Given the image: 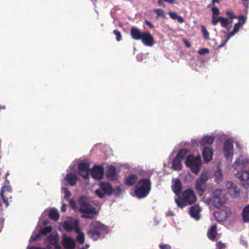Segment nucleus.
Returning a JSON list of instances; mask_svg holds the SVG:
<instances>
[{
  "label": "nucleus",
  "mask_w": 249,
  "mask_h": 249,
  "mask_svg": "<svg viewBox=\"0 0 249 249\" xmlns=\"http://www.w3.org/2000/svg\"><path fill=\"white\" fill-rule=\"evenodd\" d=\"M197 200L194 191L191 189H188L182 192L179 196L175 197V200L178 207L183 208L186 206L194 204Z\"/></svg>",
  "instance_id": "1"
},
{
  "label": "nucleus",
  "mask_w": 249,
  "mask_h": 249,
  "mask_svg": "<svg viewBox=\"0 0 249 249\" xmlns=\"http://www.w3.org/2000/svg\"><path fill=\"white\" fill-rule=\"evenodd\" d=\"M151 189V182L149 178H142L140 179L135 187L134 193L139 199L147 196Z\"/></svg>",
  "instance_id": "2"
},
{
  "label": "nucleus",
  "mask_w": 249,
  "mask_h": 249,
  "mask_svg": "<svg viewBox=\"0 0 249 249\" xmlns=\"http://www.w3.org/2000/svg\"><path fill=\"white\" fill-rule=\"evenodd\" d=\"M79 202L80 205L79 211L80 212L85 213L82 215L83 218L92 219L93 215L96 213L95 208L89 204L88 197L86 196H81L79 198Z\"/></svg>",
  "instance_id": "3"
},
{
  "label": "nucleus",
  "mask_w": 249,
  "mask_h": 249,
  "mask_svg": "<svg viewBox=\"0 0 249 249\" xmlns=\"http://www.w3.org/2000/svg\"><path fill=\"white\" fill-rule=\"evenodd\" d=\"M185 163L192 173L197 174L200 171L202 161L200 156L195 157L193 155H189L186 157Z\"/></svg>",
  "instance_id": "4"
},
{
  "label": "nucleus",
  "mask_w": 249,
  "mask_h": 249,
  "mask_svg": "<svg viewBox=\"0 0 249 249\" xmlns=\"http://www.w3.org/2000/svg\"><path fill=\"white\" fill-rule=\"evenodd\" d=\"M223 152L227 160L231 159L233 155V144L229 140L225 141L223 147Z\"/></svg>",
  "instance_id": "5"
},
{
  "label": "nucleus",
  "mask_w": 249,
  "mask_h": 249,
  "mask_svg": "<svg viewBox=\"0 0 249 249\" xmlns=\"http://www.w3.org/2000/svg\"><path fill=\"white\" fill-rule=\"evenodd\" d=\"M79 174L82 176L84 179H87L89 177L90 172L89 164L88 162L80 163L78 166Z\"/></svg>",
  "instance_id": "6"
},
{
  "label": "nucleus",
  "mask_w": 249,
  "mask_h": 249,
  "mask_svg": "<svg viewBox=\"0 0 249 249\" xmlns=\"http://www.w3.org/2000/svg\"><path fill=\"white\" fill-rule=\"evenodd\" d=\"M89 173L93 178L100 179L103 177L104 169L103 166L94 165L92 168L90 170Z\"/></svg>",
  "instance_id": "7"
},
{
  "label": "nucleus",
  "mask_w": 249,
  "mask_h": 249,
  "mask_svg": "<svg viewBox=\"0 0 249 249\" xmlns=\"http://www.w3.org/2000/svg\"><path fill=\"white\" fill-rule=\"evenodd\" d=\"M220 191L216 190L214 192V196L213 198V206L219 209L225 203V198L220 195Z\"/></svg>",
  "instance_id": "8"
},
{
  "label": "nucleus",
  "mask_w": 249,
  "mask_h": 249,
  "mask_svg": "<svg viewBox=\"0 0 249 249\" xmlns=\"http://www.w3.org/2000/svg\"><path fill=\"white\" fill-rule=\"evenodd\" d=\"M140 40L144 45L147 46H152L154 42V37L148 32H143Z\"/></svg>",
  "instance_id": "9"
},
{
  "label": "nucleus",
  "mask_w": 249,
  "mask_h": 249,
  "mask_svg": "<svg viewBox=\"0 0 249 249\" xmlns=\"http://www.w3.org/2000/svg\"><path fill=\"white\" fill-rule=\"evenodd\" d=\"M213 152L210 147H204L202 151V156L205 162H210L213 159Z\"/></svg>",
  "instance_id": "10"
},
{
  "label": "nucleus",
  "mask_w": 249,
  "mask_h": 249,
  "mask_svg": "<svg viewBox=\"0 0 249 249\" xmlns=\"http://www.w3.org/2000/svg\"><path fill=\"white\" fill-rule=\"evenodd\" d=\"M173 184L172 186V190L177 197L179 196L181 193L182 183L178 178L173 180Z\"/></svg>",
  "instance_id": "11"
},
{
  "label": "nucleus",
  "mask_w": 249,
  "mask_h": 249,
  "mask_svg": "<svg viewBox=\"0 0 249 249\" xmlns=\"http://www.w3.org/2000/svg\"><path fill=\"white\" fill-rule=\"evenodd\" d=\"M201 209L198 205H195L190 207L189 213L191 216L196 220H198L200 218V213Z\"/></svg>",
  "instance_id": "12"
},
{
  "label": "nucleus",
  "mask_w": 249,
  "mask_h": 249,
  "mask_svg": "<svg viewBox=\"0 0 249 249\" xmlns=\"http://www.w3.org/2000/svg\"><path fill=\"white\" fill-rule=\"evenodd\" d=\"M78 178L76 175L72 173L67 174L66 177L64 178V183L65 184H69L73 186L76 184Z\"/></svg>",
  "instance_id": "13"
},
{
  "label": "nucleus",
  "mask_w": 249,
  "mask_h": 249,
  "mask_svg": "<svg viewBox=\"0 0 249 249\" xmlns=\"http://www.w3.org/2000/svg\"><path fill=\"white\" fill-rule=\"evenodd\" d=\"M62 243L66 249H74L75 247L74 240L70 237H64Z\"/></svg>",
  "instance_id": "14"
},
{
  "label": "nucleus",
  "mask_w": 249,
  "mask_h": 249,
  "mask_svg": "<svg viewBox=\"0 0 249 249\" xmlns=\"http://www.w3.org/2000/svg\"><path fill=\"white\" fill-rule=\"evenodd\" d=\"M100 187L104 193L107 196H111L113 193L111 185L108 182H103L100 183Z\"/></svg>",
  "instance_id": "15"
},
{
  "label": "nucleus",
  "mask_w": 249,
  "mask_h": 249,
  "mask_svg": "<svg viewBox=\"0 0 249 249\" xmlns=\"http://www.w3.org/2000/svg\"><path fill=\"white\" fill-rule=\"evenodd\" d=\"M195 189L199 196H202L206 189V183L196 180L195 184Z\"/></svg>",
  "instance_id": "16"
},
{
  "label": "nucleus",
  "mask_w": 249,
  "mask_h": 249,
  "mask_svg": "<svg viewBox=\"0 0 249 249\" xmlns=\"http://www.w3.org/2000/svg\"><path fill=\"white\" fill-rule=\"evenodd\" d=\"M142 33L140 29L136 27H132L130 29V36L134 40H140L142 36Z\"/></svg>",
  "instance_id": "17"
},
{
  "label": "nucleus",
  "mask_w": 249,
  "mask_h": 249,
  "mask_svg": "<svg viewBox=\"0 0 249 249\" xmlns=\"http://www.w3.org/2000/svg\"><path fill=\"white\" fill-rule=\"evenodd\" d=\"M213 215L218 222L224 221L227 218V213L224 211H215L213 213Z\"/></svg>",
  "instance_id": "18"
},
{
  "label": "nucleus",
  "mask_w": 249,
  "mask_h": 249,
  "mask_svg": "<svg viewBox=\"0 0 249 249\" xmlns=\"http://www.w3.org/2000/svg\"><path fill=\"white\" fill-rule=\"evenodd\" d=\"M217 234V226L216 225H212L211 228L208 230L207 236L209 239L211 240H214L216 235Z\"/></svg>",
  "instance_id": "19"
},
{
  "label": "nucleus",
  "mask_w": 249,
  "mask_h": 249,
  "mask_svg": "<svg viewBox=\"0 0 249 249\" xmlns=\"http://www.w3.org/2000/svg\"><path fill=\"white\" fill-rule=\"evenodd\" d=\"M138 177L136 175L132 174L128 175L124 180V183L128 186H132L137 181Z\"/></svg>",
  "instance_id": "20"
},
{
  "label": "nucleus",
  "mask_w": 249,
  "mask_h": 249,
  "mask_svg": "<svg viewBox=\"0 0 249 249\" xmlns=\"http://www.w3.org/2000/svg\"><path fill=\"white\" fill-rule=\"evenodd\" d=\"M214 140V137L213 136L206 135L203 136L199 142L200 145L204 146L206 144H212Z\"/></svg>",
  "instance_id": "21"
},
{
  "label": "nucleus",
  "mask_w": 249,
  "mask_h": 249,
  "mask_svg": "<svg viewBox=\"0 0 249 249\" xmlns=\"http://www.w3.org/2000/svg\"><path fill=\"white\" fill-rule=\"evenodd\" d=\"M47 240L51 245H54V247L59 245V237L57 234H50L48 236Z\"/></svg>",
  "instance_id": "22"
},
{
  "label": "nucleus",
  "mask_w": 249,
  "mask_h": 249,
  "mask_svg": "<svg viewBox=\"0 0 249 249\" xmlns=\"http://www.w3.org/2000/svg\"><path fill=\"white\" fill-rule=\"evenodd\" d=\"M116 174V169L115 166H110L107 171L106 175L108 178L114 179Z\"/></svg>",
  "instance_id": "23"
},
{
  "label": "nucleus",
  "mask_w": 249,
  "mask_h": 249,
  "mask_svg": "<svg viewBox=\"0 0 249 249\" xmlns=\"http://www.w3.org/2000/svg\"><path fill=\"white\" fill-rule=\"evenodd\" d=\"M49 217L52 220L57 221L60 217V215L57 210L53 208L51 209L49 213Z\"/></svg>",
  "instance_id": "24"
},
{
  "label": "nucleus",
  "mask_w": 249,
  "mask_h": 249,
  "mask_svg": "<svg viewBox=\"0 0 249 249\" xmlns=\"http://www.w3.org/2000/svg\"><path fill=\"white\" fill-rule=\"evenodd\" d=\"M236 177L241 181L248 180L249 173L247 171H241L236 174Z\"/></svg>",
  "instance_id": "25"
},
{
  "label": "nucleus",
  "mask_w": 249,
  "mask_h": 249,
  "mask_svg": "<svg viewBox=\"0 0 249 249\" xmlns=\"http://www.w3.org/2000/svg\"><path fill=\"white\" fill-rule=\"evenodd\" d=\"M181 160L175 157L172 161L173 168L175 170H180L182 168Z\"/></svg>",
  "instance_id": "26"
},
{
  "label": "nucleus",
  "mask_w": 249,
  "mask_h": 249,
  "mask_svg": "<svg viewBox=\"0 0 249 249\" xmlns=\"http://www.w3.org/2000/svg\"><path fill=\"white\" fill-rule=\"evenodd\" d=\"M88 236L94 240H97L101 236L100 232L97 231L89 230L87 232Z\"/></svg>",
  "instance_id": "27"
},
{
  "label": "nucleus",
  "mask_w": 249,
  "mask_h": 249,
  "mask_svg": "<svg viewBox=\"0 0 249 249\" xmlns=\"http://www.w3.org/2000/svg\"><path fill=\"white\" fill-rule=\"evenodd\" d=\"M228 193L232 198H237L240 196V190L238 189L237 187H234L230 189Z\"/></svg>",
  "instance_id": "28"
},
{
  "label": "nucleus",
  "mask_w": 249,
  "mask_h": 249,
  "mask_svg": "<svg viewBox=\"0 0 249 249\" xmlns=\"http://www.w3.org/2000/svg\"><path fill=\"white\" fill-rule=\"evenodd\" d=\"M242 218L244 222H249V205L244 208L242 212Z\"/></svg>",
  "instance_id": "29"
},
{
  "label": "nucleus",
  "mask_w": 249,
  "mask_h": 249,
  "mask_svg": "<svg viewBox=\"0 0 249 249\" xmlns=\"http://www.w3.org/2000/svg\"><path fill=\"white\" fill-rule=\"evenodd\" d=\"M74 224L69 221H66L64 222L63 227L64 229L68 232L72 231L74 229Z\"/></svg>",
  "instance_id": "30"
},
{
  "label": "nucleus",
  "mask_w": 249,
  "mask_h": 249,
  "mask_svg": "<svg viewBox=\"0 0 249 249\" xmlns=\"http://www.w3.org/2000/svg\"><path fill=\"white\" fill-rule=\"evenodd\" d=\"M188 152V150L187 148H182L179 151L175 157L177 158V159L182 160Z\"/></svg>",
  "instance_id": "31"
},
{
  "label": "nucleus",
  "mask_w": 249,
  "mask_h": 249,
  "mask_svg": "<svg viewBox=\"0 0 249 249\" xmlns=\"http://www.w3.org/2000/svg\"><path fill=\"white\" fill-rule=\"evenodd\" d=\"M92 228L91 229L99 231L100 234H101V232L103 229V225L99 222H95L92 223Z\"/></svg>",
  "instance_id": "32"
},
{
  "label": "nucleus",
  "mask_w": 249,
  "mask_h": 249,
  "mask_svg": "<svg viewBox=\"0 0 249 249\" xmlns=\"http://www.w3.org/2000/svg\"><path fill=\"white\" fill-rule=\"evenodd\" d=\"M220 19H221L220 22L221 27L229 30L231 26H229V18L222 17Z\"/></svg>",
  "instance_id": "33"
},
{
  "label": "nucleus",
  "mask_w": 249,
  "mask_h": 249,
  "mask_svg": "<svg viewBox=\"0 0 249 249\" xmlns=\"http://www.w3.org/2000/svg\"><path fill=\"white\" fill-rule=\"evenodd\" d=\"M241 26H242L239 23H238V22L236 23L234 25L233 29L232 30V31L230 32L227 35V36H230V37H231V36L234 35L236 33H237L238 32Z\"/></svg>",
  "instance_id": "34"
},
{
  "label": "nucleus",
  "mask_w": 249,
  "mask_h": 249,
  "mask_svg": "<svg viewBox=\"0 0 249 249\" xmlns=\"http://www.w3.org/2000/svg\"><path fill=\"white\" fill-rule=\"evenodd\" d=\"M52 230V227L51 226H46L43 228H41L39 232L40 233L41 235H45L50 233Z\"/></svg>",
  "instance_id": "35"
},
{
  "label": "nucleus",
  "mask_w": 249,
  "mask_h": 249,
  "mask_svg": "<svg viewBox=\"0 0 249 249\" xmlns=\"http://www.w3.org/2000/svg\"><path fill=\"white\" fill-rule=\"evenodd\" d=\"M208 177L207 176V173L206 172H202L201 173L199 178L197 179L196 180H198L201 182L206 183V182L208 180Z\"/></svg>",
  "instance_id": "36"
},
{
  "label": "nucleus",
  "mask_w": 249,
  "mask_h": 249,
  "mask_svg": "<svg viewBox=\"0 0 249 249\" xmlns=\"http://www.w3.org/2000/svg\"><path fill=\"white\" fill-rule=\"evenodd\" d=\"M201 31L203 34L204 38L207 40L209 39H210L209 33L207 30V29L206 28L205 26L204 25H201Z\"/></svg>",
  "instance_id": "37"
},
{
  "label": "nucleus",
  "mask_w": 249,
  "mask_h": 249,
  "mask_svg": "<svg viewBox=\"0 0 249 249\" xmlns=\"http://www.w3.org/2000/svg\"><path fill=\"white\" fill-rule=\"evenodd\" d=\"M62 192L64 194L65 198L67 200L69 199L71 194L69 189L67 188H62Z\"/></svg>",
  "instance_id": "38"
},
{
  "label": "nucleus",
  "mask_w": 249,
  "mask_h": 249,
  "mask_svg": "<svg viewBox=\"0 0 249 249\" xmlns=\"http://www.w3.org/2000/svg\"><path fill=\"white\" fill-rule=\"evenodd\" d=\"M76 240L79 243L83 244L85 242V235L84 233L81 232V233L78 234Z\"/></svg>",
  "instance_id": "39"
},
{
  "label": "nucleus",
  "mask_w": 249,
  "mask_h": 249,
  "mask_svg": "<svg viewBox=\"0 0 249 249\" xmlns=\"http://www.w3.org/2000/svg\"><path fill=\"white\" fill-rule=\"evenodd\" d=\"M153 11L157 15L156 18H158L160 16L164 17V11L163 9L160 8L155 9Z\"/></svg>",
  "instance_id": "40"
},
{
  "label": "nucleus",
  "mask_w": 249,
  "mask_h": 249,
  "mask_svg": "<svg viewBox=\"0 0 249 249\" xmlns=\"http://www.w3.org/2000/svg\"><path fill=\"white\" fill-rule=\"evenodd\" d=\"M237 18L239 20L238 23H239L241 26L243 25L246 22L247 18L244 15H240L237 17Z\"/></svg>",
  "instance_id": "41"
},
{
  "label": "nucleus",
  "mask_w": 249,
  "mask_h": 249,
  "mask_svg": "<svg viewBox=\"0 0 249 249\" xmlns=\"http://www.w3.org/2000/svg\"><path fill=\"white\" fill-rule=\"evenodd\" d=\"M113 34L116 36V39L117 41H120L122 39V36L121 32L117 29L113 31Z\"/></svg>",
  "instance_id": "42"
},
{
  "label": "nucleus",
  "mask_w": 249,
  "mask_h": 249,
  "mask_svg": "<svg viewBox=\"0 0 249 249\" xmlns=\"http://www.w3.org/2000/svg\"><path fill=\"white\" fill-rule=\"evenodd\" d=\"M222 17H218V16L215 17H212V23L213 25H216L217 24L219 21H220L221 19L220 18H221Z\"/></svg>",
  "instance_id": "43"
},
{
  "label": "nucleus",
  "mask_w": 249,
  "mask_h": 249,
  "mask_svg": "<svg viewBox=\"0 0 249 249\" xmlns=\"http://www.w3.org/2000/svg\"><path fill=\"white\" fill-rule=\"evenodd\" d=\"M74 226H75V229H74V231H75V232H76L78 234L81 233L80 229L78 227V224H79L78 220L75 219L74 220Z\"/></svg>",
  "instance_id": "44"
},
{
  "label": "nucleus",
  "mask_w": 249,
  "mask_h": 249,
  "mask_svg": "<svg viewBox=\"0 0 249 249\" xmlns=\"http://www.w3.org/2000/svg\"><path fill=\"white\" fill-rule=\"evenodd\" d=\"M209 53V50L206 48H202L198 50V53L199 55H204Z\"/></svg>",
  "instance_id": "45"
},
{
  "label": "nucleus",
  "mask_w": 249,
  "mask_h": 249,
  "mask_svg": "<svg viewBox=\"0 0 249 249\" xmlns=\"http://www.w3.org/2000/svg\"><path fill=\"white\" fill-rule=\"evenodd\" d=\"M95 194L100 198H103L105 196V194L102 192V190L96 189L95 191Z\"/></svg>",
  "instance_id": "46"
},
{
  "label": "nucleus",
  "mask_w": 249,
  "mask_h": 249,
  "mask_svg": "<svg viewBox=\"0 0 249 249\" xmlns=\"http://www.w3.org/2000/svg\"><path fill=\"white\" fill-rule=\"evenodd\" d=\"M212 11L213 13L212 17H215L216 16H218L220 13L219 10L218 8L215 6H213L212 9Z\"/></svg>",
  "instance_id": "47"
},
{
  "label": "nucleus",
  "mask_w": 249,
  "mask_h": 249,
  "mask_svg": "<svg viewBox=\"0 0 249 249\" xmlns=\"http://www.w3.org/2000/svg\"><path fill=\"white\" fill-rule=\"evenodd\" d=\"M226 14L231 19H233V18H237V17L234 15V13L232 11H227Z\"/></svg>",
  "instance_id": "48"
},
{
  "label": "nucleus",
  "mask_w": 249,
  "mask_h": 249,
  "mask_svg": "<svg viewBox=\"0 0 249 249\" xmlns=\"http://www.w3.org/2000/svg\"><path fill=\"white\" fill-rule=\"evenodd\" d=\"M237 186L235 184H234L231 181H228L226 184V187L228 191L232 188H234V187Z\"/></svg>",
  "instance_id": "49"
},
{
  "label": "nucleus",
  "mask_w": 249,
  "mask_h": 249,
  "mask_svg": "<svg viewBox=\"0 0 249 249\" xmlns=\"http://www.w3.org/2000/svg\"><path fill=\"white\" fill-rule=\"evenodd\" d=\"M216 245L218 249H224L226 248L225 244L221 241L218 242Z\"/></svg>",
  "instance_id": "50"
},
{
  "label": "nucleus",
  "mask_w": 249,
  "mask_h": 249,
  "mask_svg": "<svg viewBox=\"0 0 249 249\" xmlns=\"http://www.w3.org/2000/svg\"><path fill=\"white\" fill-rule=\"evenodd\" d=\"M40 236H41V234L39 232H38L37 234H33L31 236V240L32 241H35L37 240L39 238V237Z\"/></svg>",
  "instance_id": "51"
},
{
  "label": "nucleus",
  "mask_w": 249,
  "mask_h": 249,
  "mask_svg": "<svg viewBox=\"0 0 249 249\" xmlns=\"http://www.w3.org/2000/svg\"><path fill=\"white\" fill-rule=\"evenodd\" d=\"M160 249H171V247L168 244H160L159 245Z\"/></svg>",
  "instance_id": "52"
},
{
  "label": "nucleus",
  "mask_w": 249,
  "mask_h": 249,
  "mask_svg": "<svg viewBox=\"0 0 249 249\" xmlns=\"http://www.w3.org/2000/svg\"><path fill=\"white\" fill-rule=\"evenodd\" d=\"M169 15L170 17L173 19H176L178 16L177 13L175 12H170L169 13Z\"/></svg>",
  "instance_id": "53"
},
{
  "label": "nucleus",
  "mask_w": 249,
  "mask_h": 249,
  "mask_svg": "<svg viewBox=\"0 0 249 249\" xmlns=\"http://www.w3.org/2000/svg\"><path fill=\"white\" fill-rule=\"evenodd\" d=\"M144 23L148 25L150 29H153L155 28L154 25H153L150 21L147 19L144 20Z\"/></svg>",
  "instance_id": "54"
},
{
  "label": "nucleus",
  "mask_w": 249,
  "mask_h": 249,
  "mask_svg": "<svg viewBox=\"0 0 249 249\" xmlns=\"http://www.w3.org/2000/svg\"><path fill=\"white\" fill-rule=\"evenodd\" d=\"M6 187H3L1 190V192H0V195H1V197L2 198V200L4 202H5V203L7 202V200H8V199L7 198H6L4 196V188H5Z\"/></svg>",
  "instance_id": "55"
},
{
  "label": "nucleus",
  "mask_w": 249,
  "mask_h": 249,
  "mask_svg": "<svg viewBox=\"0 0 249 249\" xmlns=\"http://www.w3.org/2000/svg\"><path fill=\"white\" fill-rule=\"evenodd\" d=\"M240 164V160L236 159V160L233 163V167L236 169L238 166Z\"/></svg>",
  "instance_id": "56"
},
{
  "label": "nucleus",
  "mask_w": 249,
  "mask_h": 249,
  "mask_svg": "<svg viewBox=\"0 0 249 249\" xmlns=\"http://www.w3.org/2000/svg\"><path fill=\"white\" fill-rule=\"evenodd\" d=\"M230 36H226V39H225V40L224 41V42L221 44H220V45H219L218 46V48H221L222 47H223L227 43V42L228 41V40L230 39Z\"/></svg>",
  "instance_id": "57"
},
{
  "label": "nucleus",
  "mask_w": 249,
  "mask_h": 249,
  "mask_svg": "<svg viewBox=\"0 0 249 249\" xmlns=\"http://www.w3.org/2000/svg\"><path fill=\"white\" fill-rule=\"evenodd\" d=\"M121 193H122L121 189L120 188V187L119 186H117V191L116 192V195L117 196H119L121 195Z\"/></svg>",
  "instance_id": "58"
},
{
  "label": "nucleus",
  "mask_w": 249,
  "mask_h": 249,
  "mask_svg": "<svg viewBox=\"0 0 249 249\" xmlns=\"http://www.w3.org/2000/svg\"><path fill=\"white\" fill-rule=\"evenodd\" d=\"M176 19H178V21L180 23H182L184 21L183 18L181 16H178Z\"/></svg>",
  "instance_id": "59"
},
{
  "label": "nucleus",
  "mask_w": 249,
  "mask_h": 249,
  "mask_svg": "<svg viewBox=\"0 0 249 249\" xmlns=\"http://www.w3.org/2000/svg\"><path fill=\"white\" fill-rule=\"evenodd\" d=\"M28 249H46L45 248H43L41 247H34V246H29L28 247Z\"/></svg>",
  "instance_id": "60"
},
{
  "label": "nucleus",
  "mask_w": 249,
  "mask_h": 249,
  "mask_svg": "<svg viewBox=\"0 0 249 249\" xmlns=\"http://www.w3.org/2000/svg\"><path fill=\"white\" fill-rule=\"evenodd\" d=\"M70 206L72 208H75L76 207H75V202H74V201L72 199H71L70 201Z\"/></svg>",
  "instance_id": "61"
},
{
  "label": "nucleus",
  "mask_w": 249,
  "mask_h": 249,
  "mask_svg": "<svg viewBox=\"0 0 249 249\" xmlns=\"http://www.w3.org/2000/svg\"><path fill=\"white\" fill-rule=\"evenodd\" d=\"M61 211L62 212H65L66 211V205L63 204L61 207Z\"/></svg>",
  "instance_id": "62"
},
{
  "label": "nucleus",
  "mask_w": 249,
  "mask_h": 249,
  "mask_svg": "<svg viewBox=\"0 0 249 249\" xmlns=\"http://www.w3.org/2000/svg\"><path fill=\"white\" fill-rule=\"evenodd\" d=\"M218 174H219V175H220V178L216 177H215V180H217H217H222V171H220V172H219Z\"/></svg>",
  "instance_id": "63"
},
{
  "label": "nucleus",
  "mask_w": 249,
  "mask_h": 249,
  "mask_svg": "<svg viewBox=\"0 0 249 249\" xmlns=\"http://www.w3.org/2000/svg\"><path fill=\"white\" fill-rule=\"evenodd\" d=\"M158 4L160 5V6H163V7H164L165 6V4L164 3H163V2L161 0H158Z\"/></svg>",
  "instance_id": "64"
}]
</instances>
